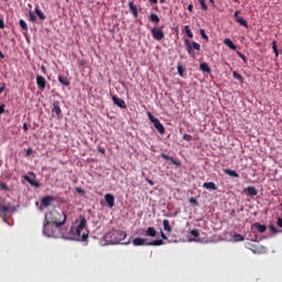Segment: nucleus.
<instances>
[{
  "mask_svg": "<svg viewBox=\"0 0 282 282\" xmlns=\"http://www.w3.org/2000/svg\"><path fill=\"white\" fill-rule=\"evenodd\" d=\"M105 199L110 208H113V206H116V197H113L112 194H106Z\"/></svg>",
  "mask_w": 282,
  "mask_h": 282,
  "instance_id": "nucleus-12",
  "label": "nucleus"
},
{
  "mask_svg": "<svg viewBox=\"0 0 282 282\" xmlns=\"http://www.w3.org/2000/svg\"><path fill=\"white\" fill-rule=\"evenodd\" d=\"M66 221H67V214H65V212L53 210L45 215L44 223L53 224L61 228L62 226H65Z\"/></svg>",
  "mask_w": 282,
  "mask_h": 282,
  "instance_id": "nucleus-3",
  "label": "nucleus"
},
{
  "mask_svg": "<svg viewBox=\"0 0 282 282\" xmlns=\"http://www.w3.org/2000/svg\"><path fill=\"white\" fill-rule=\"evenodd\" d=\"M232 76L236 80H239V83H243V76H241L239 73L234 72Z\"/></svg>",
  "mask_w": 282,
  "mask_h": 282,
  "instance_id": "nucleus-33",
  "label": "nucleus"
},
{
  "mask_svg": "<svg viewBox=\"0 0 282 282\" xmlns=\"http://www.w3.org/2000/svg\"><path fill=\"white\" fill-rule=\"evenodd\" d=\"M161 237H162V239H169V238L166 237V234H165L164 231H162V230H161Z\"/></svg>",
  "mask_w": 282,
  "mask_h": 282,
  "instance_id": "nucleus-53",
  "label": "nucleus"
},
{
  "mask_svg": "<svg viewBox=\"0 0 282 282\" xmlns=\"http://www.w3.org/2000/svg\"><path fill=\"white\" fill-rule=\"evenodd\" d=\"M200 69H202V72H206L207 74H210V66H208L207 63H202Z\"/></svg>",
  "mask_w": 282,
  "mask_h": 282,
  "instance_id": "nucleus-28",
  "label": "nucleus"
},
{
  "mask_svg": "<svg viewBox=\"0 0 282 282\" xmlns=\"http://www.w3.org/2000/svg\"><path fill=\"white\" fill-rule=\"evenodd\" d=\"M29 21L32 23L36 22V13L34 11H29Z\"/></svg>",
  "mask_w": 282,
  "mask_h": 282,
  "instance_id": "nucleus-31",
  "label": "nucleus"
},
{
  "mask_svg": "<svg viewBox=\"0 0 282 282\" xmlns=\"http://www.w3.org/2000/svg\"><path fill=\"white\" fill-rule=\"evenodd\" d=\"M6 91V83H0V94H3Z\"/></svg>",
  "mask_w": 282,
  "mask_h": 282,
  "instance_id": "nucleus-44",
  "label": "nucleus"
},
{
  "mask_svg": "<svg viewBox=\"0 0 282 282\" xmlns=\"http://www.w3.org/2000/svg\"><path fill=\"white\" fill-rule=\"evenodd\" d=\"M239 56H240V58H242V61L246 63V61H248V58L246 57V55H243V54H239Z\"/></svg>",
  "mask_w": 282,
  "mask_h": 282,
  "instance_id": "nucleus-50",
  "label": "nucleus"
},
{
  "mask_svg": "<svg viewBox=\"0 0 282 282\" xmlns=\"http://www.w3.org/2000/svg\"><path fill=\"white\" fill-rule=\"evenodd\" d=\"M58 83H61V85H64V87H69V85H70L69 78H67L66 76H63V75L58 76Z\"/></svg>",
  "mask_w": 282,
  "mask_h": 282,
  "instance_id": "nucleus-18",
  "label": "nucleus"
},
{
  "mask_svg": "<svg viewBox=\"0 0 282 282\" xmlns=\"http://www.w3.org/2000/svg\"><path fill=\"white\" fill-rule=\"evenodd\" d=\"M185 48L186 52L189 54V56H192L193 58H195V51L199 52L202 50V45H199V43L197 42H192L188 40H185Z\"/></svg>",
  "mask_w": 282,
  "mask_h": 282,
  "instance_id": "nucleus-5",
  "label": "nucleus"
},
{
  "mask_svg": "<svg viewBox=\"0 0 282 282\" xmlns=\"http://www.w3.org/2000/svg\"><path fill=\"white\" fill-rule=\"evenodd\" d=\"M270 229L272 230V232H278L276 227L274 226H270Z\"/></svg>",
  "mask_w": 282,
  "mask_h": 282,
  "instance_id": "nucleus-57",
  "label": "nucleus"
},
{
  "mask_svg": "<svg viewBox=\"0 0 282 282\" xmlns=\"http://www.w3.org/2000/svg\"><path fill=\"white\" fill-rule=\"evenodd\" d=\"M112 102L117 105V107H120V109H127V102H124L123 99H121L118 96H112Z\"/></svg>",
  "mask_w": 282,
  "mask_h": 282,
  "instance_id": "nucleus-10",
  "label": "nucleus"
},
{
  "mask_svg": "<svg viewBox=\"0 0 282 282\" xmlns=\"http://www.w3.org/2000/svg\"><path fill=\"white\" fill-rule=\"evenodd\" d=\"M76 191H77V193H79L82 195H85V189H83L80 187H77Z\"/></svg>",
  "mask_w": 282,
  "mask_h": 282,
  "instance_id": "nucleus-47",
  "label": "nucleus"
},
{
  "mask_svg": "<svg viewBox=\"0 0 282 282\" xmlns=\"http://www.w3.org/2000/svg\"><path fill=\"white\" fill-rule=\"evenodd\" d=\"M0 58H6V55L1 51H0Z\"/></svg>",
  "mask_w": 282,
  "mask_h": 282,
  "instance_id": "nucleus-58",
  "label": "nucleus"
},
{
  "mask_svg": "<svg viewBox=\"0 0 282 282\" xmlns=\"http://www.w3.org/2000/svg\"><path fill=\"white\" fill-rule=\"evenodd\" d=\"M98 151H99V153H102V154H105V153H106L105 148H99V149H98Z\"/></svg>",
  "mask_w": 282,
  "mask_h": 282,
  "instance_id": "nucleus-55",
  "label": "nucleus"
},
{
  "mask_svg": "<svg viewBox=\"0 0 282 282\" xmlns=\"http://www.w3.org/2000/svg\"><path fill=\"white\" fill-rule=\"evenodd\" d=\"M52 202H54L53 196H45L41 199L42 206H45V208H50L52 206Z\"/></svg>",
  "mask_w": 282,
  "mask_h": 282,
  "instance_id": "nucleus-13",
  "label": "nucleus"
},
{
  "mask_svg": "<svg viewBox=\"0 0 282 282\" xmlns=\"http://www.w3.org/2000/svg\"><path fill=\"white\" fill-rule=\"evenodd\" d=\"M36 85L41 91L45 90V87L47 85V80H45V77L37 75L36 76Z\"/></svg>",
  "mask_w": 282,
  "mask_h": 282,
  "instance_id": "nucleus-7",
  "label": "nucleus"
},
{
  "mask_svg": "<svg viewBox=\"0 0 282 282\" xmlns=\"http://www.w3.org/2000/svg\"><path fill=\"white\" fill-rule=\"evenodd\" d=\"M199 4H200V8L202 10H208V6H206V1L205 0H198Z\"/></svg>",
  "mask_w": 282,
  "mask_h": 282,
  "instance_id": "nucleus-38",
  "label": "nucleus"
},
{
  "mask_svg": "<svg viewBox=\"0 0 282 282\" xmlns=\"http://www.w3.org/2000/svg\"><path fill=\"white\" fill-rule=\"evenodd\" d=\"M187 10L188 12H193V4H188Z\"/></svg>",
  "mask_w": 282,
  "mask_h": 282,
  "instance_id": "nucleus-56",
  "label": "nucleus"
},
{
  "mask_svg": "<svg viewBox=\"0 0 282 282\" xmlns=\"http://www.w3.org/2000/svg\"><path fill=\"white\" fill-rule=\"evenodd\" d=\"M129 8L133 14L134 18H138V7H135V3L129 2Z\"/></svg>",
  "mask_w": 282,
  "mask_h": 282,
  "instance_id": "nucleus-23",
  "label": "nucleus"
},
{
  "mask_svg": "<svg viewBox=\"0 0 282 282\" xmlns=\"http://www.w3.org/2000/svg\"><path fill=\"white\" fill-rule=\"evenodd\" d=\"M253 226L258 230V232H265V230H268V227H265V225H261L259 223H256Z\"/></svg>",
  "mask_w": 282,
  "mask_h": 282,
  "instance_id": "nucleus-26",
  "label": "nucleus"
},
{
  "mask_svg": "<svg viewBox=\"0 0 282 282\" xmlns=\"http://www.w3.org/2000/svg\"><path fill=\"white\" fill-rule=\"evenodd\" d=\"M239 14H241V11L237 10L234 14L235 19H239Z\"/></svg>",
  "mask_w": 282,
  "mask_h": 282,
  "instance_id": "nucleus-48",
  "label": "nucleus"
},
{
  "mask_svg": "<svg viewBox=\"0 0 282 282\" xmlns=\"http://www.w3.org/2000/svg\"><path fill=\"white\" fill-rule=\"evenodd\" d=\"M41 70L43 72V74H46L47 68L45 66H41Z\"/></svg>",
  "mask_w": 282,
  "mask_h": 282,
  "instance_id": "nucleus-54",
  "label": "nucleus"
},
{
  "mask_svg": "<svg viewBox=\"0 0 282 282\" xmlns=\"http://www.w3.org/2000/svg\"><path fill=\"white\" fill-rule=\"evenodd\" d=\"M234 240L235 241H243L245 238H243V236H241V234H235L234 235Z\"/></svg>",
  "mask_w": 282,
  "mask_h": 282,
  "instance_id": "nucleus-36",
  "label": "nucleus"
},
{
  "mask_svg": "<svg viewBox=\"0 0 282 282\" xmlns=\"http://www.w3.org/2000/svg\"><path fill=\"white\" fill-rule=\"evenodd\" d=\"M35 14H37V17H39V19H41V21H45V19H46L45 13H43V11H41L39 6L35 7Z\"/></svg>",
  "mask_w": 282,
  "mask_h": 282,
  "instance_id": "nucleus-22",
  "label": "nucleus"
},
{
  "mask_svg": "<svg viewBox=\"0 0 282 282\" xmlns=\"http://www.w3.org/2000/svg\"><path fill=\"white\" fill-rule=\"evenodd\" d=\"M20 26L22 28V30H24V32H28V23L25 22V20H20Z\"/></svg>",
  "mask_w": 282,
  "mask_h": 282,
  "instance_id": "nucleus-35",
  "label": "nucleus"
},
{
  "mask_svg": "<svg viewBox=\"0 0 282 282\" xmlns=\"http://www.w3.org/2000/svg\"><path fill=\"white\" fill-rule=\"evenodd\" d=\"M4 1H8V0H4Z\"/></svg>",
  "mask_w": 282,
  "mask_h": 282,
  "instance_id": "nucleus-64",
  "label": "nucleus"
},
{
  "mask_svg": "<svg viewBox=\"0 0 282 282\" xmlns=\"http://www.w3.org/2000/svg\"><path fill=\"white\" fill-rule=\"evenodd\" d=\"M200 36L202 39H204L205 41H208V35L206 34V31L204 29H200Z\"/></svg>",
  "mask_w": 282,
  "mask_h": 282,
  "instance_id": "nucleus-40",
  "label": "nucleus"
},
{
  "mask_svg": "<svg viewBox=\"0 0 282 282\" xmlns=\"http://www.w3.org/2000/svg\"><path fill=\"white\" fill-rule=\"evenodd\" d=\"M148 118H149V120H151V122H153V123H155V121L159 120V119L155 118V117L153 116V113H151V112H148Z\"/></svg>",
  "mask_w": 282,
  "mask_h": 282,
  "instance_id": "nucleus-39",
  "label": "nucleus"
},
{
  "mask_svg": "<svg viewBox=\"0 0 282 282\" xmlns=\"http://www.w3.org/2000/svg\"><path fill=\"white\" fill-rule=\"evenodd\" d=\"M133 246H149V242L145 238H134L132 240Z\"/></svg>",
  "mask_w": 282,
  "mask_h": 282,
  "instance_id": "nucleus-15",
  "label": "nucleus"
},
{
  "mask_svg": "<svg viewBox=\"0 0 282 282\" xmlns=\"http://www.w3.org/2000/svg\"><path fill=\"white\" fill-rule=\"evenodd\" d=\"M210 1V3H215V0H209Z\"/></svg>",
  "mask_w": 282,
  "mask_h": 282,
  "instance_id": "nucleus-62",
  "label": "nucleus"
},
{
  "mask_svg": "<svg viewBox=\"0 0 282 282\" xmlns=\"http://www.w3.org/2000/svg\"><path fill=\"white\" fill-rule=\"evenodd\" d=\"M177 72L180 76H184V72H186V68H184V66L178 65L177 66Z\"/></svg>",
  "mask_w": 282,
  "mask_h": 282,
  "instance_id": "nucleus-37",
  "label": "nucleus"
},
{
  "mask_svg": "<svg viewBox=\"0 0 282 282\" xmlns=\"http://www.w3.org/2000/svg\"><path fill=\"white\" fill-rule=\"evenodd\" d=\"M161 158H163V160H167L169 162H172V164H174V166H177L178 169L182 166V162L173 159L172 156H169V154L166 153H161Z\"/></svg>",
  "mask_w": 282,
  "mask_h": 282,
  "instance_id": "nucleus-11",
  "label": "nucleus"
},
{
  "mask_svg": "<svg viewBox=\"0 0 282 282\" xmlns=\"http://www.w3.org/2000/svg\"><path fill=\"white\" fill-rule=\"evenodd\" d=\"M183 140H185L186 142H191V140H193V135H191V134H184V135H183Z\"/></svg>",
  "mask_w": 282,
  "mask_h": 282,
  "instance_id": "nucleus-41",
  "label": "nucleus"
},
{
  "mask_svg": "<svg viewBox=\"0 0 282 282\" xmlns=\"http://www.w3.org/2000/svg\"><path fill=\"white\" fill-rule=\"evenodd\" d=\"M272 50L275 54V58H279V47L276 46V41L272 42Z\"/></svg>",
  "mask_w": 282,
  "mask_h": 282,
  "instance_id": "nucleus-32",
  "label": "nucleus"
},
{
  "mask_svg": "<svg viewBox=\"0 0 282 282\" xmlns=\"http://www.w3.org/2000/svg\"><path fill=\"white\" fill-rule=\"evenodd\" d=\"M151 34L154 41H162V39H164V31L162 28H153Z\"/></svg>",
  "mask_w": 282,
  "mask_h": 282,
  "instance_id": "nucleus-6",
  "label": "nucleus"
},
{
  "mask_svg": "<svg viewBox=\"0 0 282 282\" xmlns=\"http://www.w3.org/2000/svg\"><path fill=\"white\" fill-rule=\"evenodd\" d=\"M153 124H154V128L159 131V133H161V135H164L166 129H164V124L160 122V119L155 121Z\"/></svg>",
  "mask_w": 282,
  "mask_h": 282,
  "instance_id": "nucleus-14",
  "label": "nucleus"
},
{
  "mask_svg": "<svg viewBox=\"0 0 282 282\" xmlns=\"http://www.w3.org/2000/svg\"><path fill=\"white\" fill-rule=\"evenodd\" d=\"M225 45H227V47H229L230 50H237V45H235V43H232V41L230 39H225L224 40Z\"/></svg>",
  "mask_w": 282,
  "mask_h": 282,
  "instance_id": "nucleus-24",
  "label": "nucleus"
},
{
  "mask_svg": "<svg viewBox=\"0 0 282 282\" xmlns=\"http://www.w3.org/2000/svg\"><path fill=\"white\" fill-rule=\"evenodd\" d=\"M32 153V149H29L26 152V155H30Z\"/></svg>",
  "mask_w": 282,
  "mask_h": 282,
  "instance_id": "nucleus-60",
  "label": "nucleus"
},
{
  "mask_svg": "<svg viewBox=\"0 0 282 282\" xmlns=\"http://www.w3.org/2000/svg\"><path fill=\"white\" fill-rule=\"evenodd\" d=\"M203 188H206L207 191H217V185L213 182H205Z\"/></svg>",
  "mask_w": 282,
  "mask_h": 282,
  "instance_id": "nucleus-17",
  "label": "nucleus"
},
{
  "mask_svg": "<svg viewBox=\"0 0 282 282\" xmlns=\"http://www.w3.org/2000/svg\"><path fill=\"white\" fill-rule=\"evenodd\" d=\"M23 130H24V131H28V123H24V124H23Z\"/></svg>",
  "mask_w": 282,
  "mask_h": 282,
  "instance_id": "nucleus-59",
  "label": "nucleus"
},
{
  "mask_svg": "<svg viewBox=\"0 0 282 282\" xmlns=\"http://www.w3.org/2000/svg\"><path fill=\"white\" fill-rule=\"evenodd\" d=\"M147 182H148V184H150V186H153L155 183L153 182V180H149V178H147Z\"/></svg>",
  "mask_w": 282,
  "mask_h": 282,
  "instance_id": "nucleus-52",
  "label": "nucleus"
},
{
  "mask_svg": "<svg viewBox=\"0 0 282 282\" xmlns=\"http://www.w3.org/2000/svg\"><path fill=\"white\" fill-rule=\"evenodd\" d=\"M150 21H152V23H160V17H158L155 13H151Z\"/></svg>",
  "mask_w": 282,
  "mask_h": 282,
  "instance_id": "nucleus-30",
  "label": "nucleus"
},
{
  "mask_svg": "<svg viewBox=\"0 0 282 282\" xmlns=\"http://www.w3.org/2000/svg\"><path fill=\"white\" fill-rule=\"evenodd\" d=\"M29 175H32L33 178H30V176L25 175L24 176L25 182L31 184V186H35V188H39L41 186V184L39 182H36V180H34V177H36V175H34L33 172H29Z\"/></svg>",
  "mask_w": 282,
  "mask_h": 282,
  "instance_id": "nucleus-9",
  "label": "nucleus"
},
{
  "mask_svg": "<svg viewBox=\"0 0 282 282\" xmlns=\"http://www.w3.org/2000/svg\"><path fill=\"white\" fill-rule=\"evenodd\" d=\"M148 246H164V240L159 239L151 242H148Z\"/></svg>",
  "mask_w": 282,
  "mask_h": 282,
  "instance_id": "nucleus-29",
  "label": "nucleus"
},
{
  "mask_svg": "<svg viewBox=\"0 0 282 282\" xmlns=\"http://www.w3.org/2000/svg\"><path fill=\"white\" fill-rule=\"evenodd\" d=\"M224 173L229 175V177H239V173H237L235 170H224Z\"/></svg>",
  "mask_w": 282,
  "mask_h": 282,
  "instance_id": "nucleus-25",
  "label": "nucleus"
},
{
  "mask_svg": "<svg viewBox=\"0 0 282 282\" xmlns=\"http://www.w3.org/2000/svg\"><path fill=\"white\" fill-rule=\"evenodd\" d=\"M185 33L188 36V39H193V31L191 30L189 25H185Z\"/></svg>",
  "mask_w": 282,
  "mask_h": 282,
  "instance_id": "nucleus-34",
  "label": "nucleus"
},
{
  "mask_svg": "<svg viewBox=\"0 0 282 282\" xmlns=\"http://www.w3.org/2000/svg\"><path fill=\"white\" fill-rule=\"evenodd\" d=\"M10 213V207L6 205H0V217H6Z\"/></svg>",
  "mask_w": 282,
  "mask_h": 282,
  "instance_id": "nucleus-20",
  "label": "nucleus"
},
{
  "mask_svg": "<svg viewBox=\"0 0 282 282\" xmlns=\"http://www.w3.org/2000/svg\"><path fill=\"white\" fill-rule=\"evenodd\" d=\"M236 23H239L243 28H248V21H246V19H243V18H237Z\"/></svg>",
  "mask_w": 282,
  "mask_h": 282,
  "instance_id": "nucleus-27",
  "label": "nucleus"
},
{
  "mask_svg": "<svg viewBox=\"0 0 282 282\" xmlns=\"http://www.w3.org/2000/svg\"><path fill=\"white\" fill-rule=\"evenodd\" d=\"M145 236L147 237H158V230H155V227H149L147 230H145Z\"/></svg>",
  "mask_w": 282,
  "mask_h": 282,
  "instance_id": "nucleus-16",
  "label": "nucleus"
},
{
  "mask_svg": "<svg viewBox=\"0 0 282 282\" xmlns=\"http://www.w3.org/2000/svg\"><path fill=\"white\" fill-rule=\"evenodd\" d=\"M1 188H3V191H9L10 188L8 187V184H6L4 182L0 183Z\"/></svg>",
  "mask_w": 282,
  "mask_h": 282,
  "instance_id": "nucleus-46",
  "label": "nucleus"
},
{
  "mask_svg": "<svg viewBox=\"0 0 282 282\" xmlns=\"http://www.w3.org/2000/svg\"><path fill=\"white\" fill-rule=\"evenodd\" d=\"M163 228L166 232H173V227H171V221H169V219L163 220Z\"/></svg>",
  "mask_w": 282,
  "mask_h": 282,
  "instance_id": "nucleus-21",
  "label": "nucleus"
},
{
  "mask_svg": "<svg viewBox=\"0 0 282 282\" xmlns=\"http://www.w3.org/2000/svg\"><path fill=\"white\" fill-rule=\"evenodd\" d=\"M124 239H127V232L118 229H111L104 236L106 246H116L117 243L124 241Z\"/></svg>",
  "mask_w": 282,
  "mask_h": 282,
  "instance_id": "nucleus-2",
  "label": "nucleus"
},
{
  "mask_svg": "<svg viewBox=\"0 0 282 282\" xmlns=\"http://www.w3.org/2000/svg\"><path fill=\"white\" fill-rule=\"evenodd\" d=\"M6 28V23L3 22V19L0 20V29L3 30Z\"/></svg>",
  "mask_w": 282,
  "mask_h": 282,
  "instance_id": "nucleus-49",
  "label": "nucleus"
},
{
  "mask_svg": "<svg viewBox=\"0 0 282 282\" xmlns=\"http://www.w3.org/2000/svg\"><path fill=\"white\" fill-rule=\"evenodd\" d=\"M280 206L282 207V204Z\"/></svg>",
  "mask_w": 282,
  "mask_h": 282,
  "instance_id": "nucleus-63",
  "label": "nucleus"
},
{
  "mask_svg": "<svg viewBox=\"0 0 282 282\" xmlns=\"http://www.w3.org/2000/svg\"><path fill=\"white\" fill-rule=\"evenodd\" d=\"M191 235H192V237H199V230L193 229V230L191 231Z\"/></svg>",
  "mask_w": 282,
  "mask_h": 282,
  "instance_id": "nucleus-43",
  "label": "nucleus"
},
{
  "mask_svg": "<svg viewBox=\"0 0 282 282\" xmlns=\"http://www.w3.org/2000/svg\"><path fill=\"white\" fill-rule=\"evenodd\" d=\"M79 224L70 227V232L66 235V239H76L77 241H87L89 230H87V219L83 216L79 217Z\"/></svg>",
  "mask_w": 282,
  "mask_h": 282,
  "instance_id": "nucleus-1",
  "label": "nucleus"
},
{
  "mask_svg": "<svg viewBox=\"0 0 282 282\" xmlns=\"http://www.w3.org/2000/svg\"><path fill=\"white\" fill-rule=\"evenodd\" d=\"M246 193L247 195H250L252 197L259 195V191H257V187L254 186H249L247 189H246Z\"/></svg>",
  "mask_w": 282,
  "mask_h": 282,
  "instance_id": "nucleus-19",
  "label": "nucleus"
},
{
  "mask_svg": "<svg viewBox=\"0 0 282 282\" xmlns=\"http://www.w3.org/2000/svg\"><path fill=\"white\" fill-rule=\"evenodd\" d=\"M151 3H158V0H150Z\"/></svg>",
  "mask_w": 282,
  "mask_h": 282,
  "instance_id": "nucleus-61",
  "label": "nucleus"
},
{
  "mask_svg": "<svg viewBox=\"0 0 282 282\" xmlns=\"http://www.w3.org/2000/svg\"><path fill=\"white\" fill-rule=\"evenodd\" d=\"M189 204H194V206H198L199 205V203L197 202V198H195V197H191L189 198Z\"/></svg>",
  "mask_w": 282,
  "mask_h": 282,
  "instance_id": "nucleus-42",
  "label": "nucleus"
},
{
  "mask_svg": "<svg viewBox=\"0 0 282 282\" xmlns=\"http://www.w3.org/2000/svg\"><path fill=\"white\" fill-rule=\"evenodd\" d=\"M276 224H278V226H279L280 228H282V218H278Z\"/></svg>",
  "mask_w": 282,
  "mask_h": 282,
  "instance_id": "nucleus-51",
  "label": "nucleus"
},
{
  "mask_svg": "<svg viewBox=\"0 0 282 282\" xmlns=\"http://www.w3.org/2000/svg\"><path fill=\"white\" fill-rule=\"evenodd\" d=\"M43 234L46 237H53L54 239H66L69 238L66 234L61 231V227L52 223H44Z\"/></svg>",
  "mask_w": 282,
  "mask_h": 282,
  "instance_id": "nucleus-4",
  "label": "nucleus"
},
{
  "mask_svg": "<svg viewBox=\"0 0 282 282\" xmlns=\"http://www.w3.org/2000/svg\"><path fill=\"white\" fill-rule=\"evenodd\" d=\"M3 113H6V105L1 104L0 105V115H3Z\"/></svg>",
  "mask_w": 282,
  "mask_h": 282,
  "instance_id": "nucleus-45",
  "label": "nucleus"
},
{
  "mask_svg": "<svg viewBox=\"0 0 282 282\" xmlns=\"http://www.w3.org/2000/svg\"><path fill=\"white\" fill-rule=\"evenodd\" d=\"M52 113H55L57 118H61L63 110H61V101L56 100L53 102Z\"/></svg>",
  "mask_w": 282,
  "mask_h": 282,
  "instance_id": "nucleus-8",
  "label": "nucleus"
}]
</instances>
